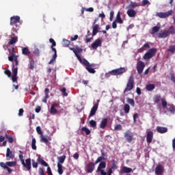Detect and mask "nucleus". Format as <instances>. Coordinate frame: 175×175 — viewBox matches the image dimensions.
Listing matches in <instances>:
<instances>
[{
	"label": "nucleus",
	"mask_w": 175,
	"mask_h": 175,
	"mask_svg": "<svg viewBox=\"0 0 175 175\" xmlns=\"http://www.w3.org/2000/svg\"><path fill=\"white\" fill-rule=\"evenodd\" d=\"M137 118H139V113H135L133 115V122H134V124H136V122H137L136 120H137Z\"/></svg>",
	"instance_id": "60"
},
{
	"label": "nucleus",
	"mask_w": 175,
	"mask_h": 175,
	"mask_svg": "<svg viewBox=\"0 0 175 175\" xmlns=\"http://www.w3.org/2000/svg\"><path fill=\"white\" fill-rule=\"evenodd\" d=\"M122 171L123 173H131V172H132V168L128 167H123Z\"/></svg>",
	"instance_id": "41"
},
{
	"label": "nucleus",
	"mask_w": 175,
	"mask_h": 175,
	"mask_svg": "<svg viewBox=\"0 0 175 175\" xmlns=\"http://www.w3.org/2000/svg\"><path fill=\"white\" fill-rule=\"evenodd\" d=\"M114 18V11H111L109 21H113V18Z\"/></svg>",
	"instance_id": "63"
},
{
	"label": "nucleus",
	"mask_w": 175,
	"mask_h": 175,
	"mask_svg": "<svg viewBox=\"0 0 175 175\" xmlns=\"http://www.w3.org/2000/svg\"><path fill=\"white\" fill-rule=\"evenodd\" d=\"M32 162V166L33 167H34L35 169L38 168V163H36V161H35V160H31Z\"/></svg>",
	"instance_id": "62"
},
{
	"label": "nucleus",
	"mask_w": 175,
	"mask_h": 175,
	"mask_svg": "<svg viewBox=\"0 0 175 175\" xmlns=\"http://www.w3.org/2000/svg\"><path fill=\"white\" fill-rule=\"evenodd\" d=\"M125 68L122 67L111 70L112 76H120V75H122L123 73H125Z\"/></svg>",
	"instance_id": "12"
},
{
	"label": "nucleus",
	"mask_w": 175,
	"mask_h": 175,
	"mask_svg": "<svg viewBox=\"0 0 175 175\" xmlns=\"http://www.w3.org/2000/svg\"><path fill=\"white\" fill-rule=\"evenodd\" d=\"M5 157H6V161H10V159H14V157H15L14 153H13V152L10 150V148H7Z\"/></svg>",
	"instance_id": "14"
},
{
	"label": "nucleus",
	"mask_w": 175,
	"mask_h": 175,
	"mask_svg": "<svg viewBox=\"0 0 175 175\" xmlns=\"http://www.w3.org/2000/svg\"><path fill=\"white\" fill-rule=\"evenodd\" d=\"M45 96L42 98V102L44 103H47V99L50 97L49 94H50V90L49 88H45L44 90Z\"/></svg>",
	"instance_id": "19"
},
{
	"label": "nucleus",
	"mask_w": 175,
	"mask_h": 175,
	"mask_svg": "<svg viewBox=\"0 0 175 175\" xmlns=\"http://www.w3.org/2000/svg\"><path fill=\"white\" fill-rule=\"evenodd\" d=\"M170 111H171V113H175V106L174 105H172L170 107Z\"/></svg>",
	"instance_id": "61"
},
{
	"label": "nucleus",
	"mask_w": 175,
	"mask_h": 175,
	"mask_svg": "<svg viewBox=\"0 0 175 175\" xmlns=\"http://www.w3.org/2000/svg\"><path fill=\"white\" fill-rule=\"evenodd\" d=\"M163 173V166L159 165L156 167L155 174L157 175H161Z\"/></svg>",
	"instance_id": "21"
},
{
	"label": "nucleus",
	"mask_w": 175,
	"mask_h": 175,
	"mask_svg": "<svg viewBox=\"0 0 175 175\" xmlns=\"http://www.w3.org/2000/svg\"><path fill=\"white\" fill-rule=\"evenodd\" d=\"M146 5H150L148 0H143L142 6H146Z\"/></svg>",
	"instance_id": "59"
},
{
	"label": "nucleus",
	"mask_w": 175,
	"mask_h": 175,
	"mask_svg": "<svg viewBox=\"0 0 175 175\" xmlns=\"http://www.w3.org/2000/svg\"><path fill=\"white\" fill-rule=\"evenodd\" d=\"M131 110V106H129V105L128 104H125L124 105V111L126 114H128V113H129Z\"/></svg>",
	"instance_id": "38"
},
{
	"label": "nucleus",
	"mask_w": 175,
	"mask_h": 175,
	"mask_svg": "<svg viewBox=\"0 0 175 175\" xmlns=\"http://www.w3.org/2000/svg\"><path fill=\"white\" fill-rule=\"evenodd\" d=\"M61 92H62L64 96H68V94L66 92V88H63L62 90H60Z\"/></svg>",
	"instance_id": "57"
},
{
	"label": "nucleus",
	"mask_w": 175,
	"mask_h": 175,
	"mask_svg": "<svg viewBox=\"0 0 175 175\" xmlns=\"http://www.w3.org/2000/svg\"><path fill=\"white\" fill-rule=\"evenodd\" d=\"M20 161L23 165V167H25L26 170H28V172H31V169H32V166L31 165V158L27 159L25 161H24V159Z\"/></svg>",
	"instance_id": "9"
},
{
	"label": "nucleus",
	"mask_w": 175,
	"mask_h": 175,
	"mask_svg": "<svg viewBox=\"0 0 175 175\" xmlns=\"http://www.w3.org/2000/svg\"><path fill=\"white\" fill-rule=\"evenodd\" d=\"M31 148L32 150H36V139L35 138H32Z\"/></svg>",
	"instance_id": "42"
},
{
	"label": "nucleus",
	"mask_w": 175,
	"mask_h": 175,
	"mask_svg": "<svg viewBox=\"0 0 175 175\" xmlns=\"http://www.w3.org/2000/svg\"><path fill=\"white\" fill-rule=\"evenodd\" d=\"M64 167L62 164L57 163V172L59 175H62L64 174V170L62 169Z\"/></svg>",
	"instance_id": "35"
},
{
	"label": "nucleus",
	"mask_w": 175,
	"mask_h": 175,
	"mask_svg": "<svg viewBox=\"0 0 175 175\" xmlns=\"http://www.w3.org/2000/svg\"><path fill=\"white\" fill-rule=\"evenodd\" d=\"M159 29H161V27L154 26L152 28L151 31H150V33L151 35H154V33H157V32H159Z\"/></svg>",
	"instance_id": "30"
},
{
	"label": "nucleus",
	"mask_w": 175,
	"mask_h": 175,
	"mask_svg": "<svg viewBox=\"0 0 175 175\" xmlns=\"http://www.w3.org/2000/svg\"><path fill=\"white\" fill-rule=\"evenodd\" d=\"M118 24H124V21L121 18V12L119 11L116 15V19L115 20Z\"/></svg>",
	"instance_id": "24"
},
{
	"label": "nucleus",
	"mask_w": 175,
	"mask_h": 175,
	"mask_svg": "<svg viewBox=\"0 0 175 175\" xmlns=\"http://www.w3.org/2000/svg\"><path fill=\"white\" fill-rule=\"evenodd\" d=\"M90 125L92 128H96V121L94 120H91L90 121Z\"/></svg>",
	"instance_id": "47"
},
{
	"label": "nucleus",
	"mask_w": 175,
	"mask_h": 175,
	"mask_svg": "<svg viewBox=\"0 0 175 175\" xmlns=\"http://www.w3.org/2000/svg\"><path fill=\"white\" fill-rule=\"evenodd\" d=\"M138 5L136 2H131L130 5H129V8L130 9H135V8H137Z\"/></svg>",
	"instance_id": "44"
},
{
	"label": "nucleus",
	"mask_w": 175,
	"mask_h": 175,
	"mask_svg": "<svg viewBox=\"0 0 175 175\" xmlns=\"http://www.w3.org/2000/svg\"><path fill=\"white\" fill-rule=\"evenodd\" d=\"M4 74L6 75L8 77H12V72L8 68H5Z\"/></svg>",
	"instance_id": "46"
},
{
	"label": "nucleus",
	"mask_w": 175,
	"mask_h": 175,
	"mask_svg": "<svg viewBox=\"0 0 175 175\" xmlns=\"http://www.w3.org/2000/svg\"><path fill=\"white\" fill-rule=\"evenodd\" d=\"M126 102L127 103H129L131 106H132L133 107H135V100H133V98H127Z\"/></svg>",
	"instance_id": "40"
},
{
	"label": "nucleus",
	"mask_w": 175,
	"mask_h": 175,
	"mask_svg": "<svg viewBox=\"0 0 175 175\" xmlns=\"http://www.w3.org/2000/svg\"><path fill=\"white\" fill-rule=\"evenodd\" d=\"M83 49L79 46H76V54H81Z\"/></svg>",
	"instance_id": "55"
},
{
	"label": "nucleus",
	"mask_w": 175,
	"mask_h": 175,
	"mask_svg": "<svg viewBox=\"0 0 175 175\" xmlns=\"http://www.w3.org/2000/svg\"><path fill=\"white\" fill-rule=\"evenodd\" d=\"M40 137L41 143H45V144H49V140L50 139V137L41 135Z\"/></svg>",
	"instance_id": "20"
},
{
	"label": "nucleus",
	"mask_w": 175,
	"mask_h": 175,
	"mask_svg": "<svg viewBox=\"0 0 175 175\" xmlns=\"http://www.w3.org/2000/svg\"><path fill=\"white\" fill-rule=\"evenodd\" d=\"M5 138L8 139V140L10 143H13V142H14V139H13V137L12 135L5 134Z\"/></svg>",
	"instance_id": "45"
},
{
	"label": "nucleus",
	"mask_w": 175,
	"mask_h": 175,
	"mask_svg": "<svg viewBox=\"0 0 175 175\" xmlns=\"http://www.w3.org/2000/svg\"><path fill=\"white\" fill-rule=\"evenodd\" d=\"M122 126L121 124H116L114 126V131H122Z\"/></svg>",
	"instance_id": "53"
},
{
	"label": "nucleus",
	"mask_w": 175,
	"mask_h": 175,
	"mask_svg": "<svg viewBox=\"0 0 175 175\" xmlns=\"http://www.w3.org/2000/svg\"><path fill=\"white\" fill-rule=\"evenodd\" d=\"M46 173L48 175H53V172H51V168L49 165L47 166Z\"/></svg>",
	"instance_id": "58"
},
{
	"label": "nucleus",
	"mask_w": 175,
	"mask_h": 175,
	"mask_svg": "<svg viewBox=\"0 0 175 175\" xmlns=\"http://www.w3.org/2000/svg\"><path fill=\"white\" fill-rule=\"evenodd\" d=\"M65 159H66V155L59 157L57 158V161H58L57 163H59V165H62V163L65 162Z\"/></svg>",
	"instance_id": "32"
},
{
	"label": "nucleus",
	"mask_w": 175,
	"mask_h": 175,
	"mask_svg": "<svg viewBox=\"0 0 175 175\" xmlns=\"http://www.w3.org/2000/svg\"><path fill=\"white\" fill-rule=\"evenodd\" d=\"M144 68H146V64L144 62H143L142 60H138L137 62L136 69L139 75H142L143 73Z\"/></svg>",
	"instance_id": "8"
},
{
	"label": "nucleus",
	"mask_w": 175,
	"mask_h": 175,
	"mask_svg": "<svg viewBox=\"0 0 175 175\" xmlns=\"http://www.w3.org/2000/svg\"><path fill=\"white\" fill-rule=\"evenodd\" d=\"M0 166L4 170H7L8 174H10L13 172L10 167H16V166H17V161H7L5 163L0 162Z\"/></svg>",
	"instance_id": "2"
},
{
	"label": "nucleus",
	"mask_w": 175,
	"mask_h": 175,
	"mask_svg": "<svg viewBox=\"0 0 175 175\" xmlns=\"http://www.w3.org/2000/svg\"><path fill=\"white\" fill-rule=\"evenodd\" d=\"M38 163H40L42 166L47 167L49 163H47L42 157H38L37 159Z\"/></svg>",
	"instance_id": "27"
},
{
	"label": "nucleus",
	"mask_w": 175,
	"mask_h": 175,
	"mask_svg": "<svg viewBox=\"0 0 175 175\" xmlns=\"http://www.w3.org/2000/svg\"><path fill=\"white\" fill-rule=\"evenodd\" d=\"M167 51H170L172 54H174V53H175V46L174 45H170L169 49H167Z\"/></svg>",
	"instance_id": "48"
},
{
	"label": "nucleus",
	"mask_w": 175,
	"mask_h": 175,
	"mask_svg": "<svg viewBox=\"0 0 175 175\" xmlns=\"http://www.w3.org/2000/svg\"><path fill=\"white\" fill-rule=\"evenodd\" d=\"M14 61L15 63L13 64L12 71V83H17V80L18 79V77H17V73L18 68L17 66H18V60L17 59V57H14Z\"/></svg>",
	"instance_id": "4"
},
{
	"label": "nucleus",
	"mask_w": 175,
	"mask_h": 175,
	"mask_svg": "<svg viewBox=\"0 0 175 175\" xmlns=\"http://www.w3.org/2000/svg\"><path fill=\"white\" fill-rule=\"evenodd\" d=\"M92 49H93V50H96V49H98V47H100L102 46V40H100V39L98 38L96 39L94 42H93L92 44Z\"/></svg>",
	"instance_id": "15"
},
{
	"label": "nucleus",
	"mask_w": 175,
	"mask_h": 175,
	"mask_svg": "<svg viewBox=\"0 0 175 175\" xmlns=\"http://www.w3.org/2000/svg\"><path fill=\"white\" fill-rule=\"evenodd\" d=\"M159 39H165L169 36V30H161V32L157 34Z\"/></svg>",
	"instance_id": "13"
},
{
	"label": "nucleus",
	"mask_w": 175,
	"mask_h": 175,
	"mask_svg": "<svg viewBox=\"0 0 175 175\" xmlns=\"http://www.w3.org/2000/svg\"><path fill=\"white\" fill-rule=\"evenodd\" d=\"M29 69L33 70L35 69V60L31 56H29Z\"/></svg>",
	"instance_id": "18"
},
{
	"label": "nucleus",
	"mask_w": 175,
	"mask_h": 175,
	"mask_svg": "<svg viewBox=\"0 0 175 175\" xmlns=\"http://www.w3.org/2000/svg\"><path fill=\"white\" fill-rule=\"evenodd\" d=\"M146 89L147 91H152L153 90H155V85L154 84H148L146 87Z\"/></svg>",
	"instance_id": "36"
},
{
	"label": "nucleus",
	"mask_w": 175,
	"mask_h": 175,
	"mask_svg": "<svg viewBox=\"0 0 175 175\" xmlns=\"http://www.w3.org/2000/svg\"><path fill=\"white\" fill-rule=\"evenodd\" d=\"M155 54H157V49L152 48L149 49L148 51L144 54L143 58L144 59H146V60L151 59V58H152V57H154Z\"/></svg>",
	"instance_id": "6"
},
{
	"label": "nucleus",
	"mask_w": 175,
	"mask_h": 175,
	"mask_svg": "<svg viewBox=\"0 0 175 175\" xmlns=\"http://www.w3.org/2000/svg\"><path fill=\"white\" fill-rule=\"evenodd\" d=\"M50 113L53 115H55L57 114V113H58V111H57V109L54 108V107H51L50 109Z\"/></svg>",
	"instance_id": "51"
},
{
	"label": "nucleus",
	"mask_w": 175,
	"mask_h": 175,
	"mask_svg": "<svg viewBox=\"0 0 175 175\" xmlns=\"http://www.w3.org/2000/svg\"><path fill=\"white\" fill-rule=\"evenodd\" d=\"M107 126V118H103L100 124V128L105 129Z\"/></svg>",
	"instance_id": "25"
},
{
	"label": "nucleus",
	"mask_w": 175,
	"mask_h": 175,
	"mask_svg": "<svg viewBox=\"0 0 175 175\" xmlns=\"http://www.w3.org/2000/svg\"><path fill=\"white\" fill-rule=\"evenodd\" d=\"M62 44H63V47H68L69 44H70V41L66 39H64Z\"/></svg>",
	"instance_id": "43"
},
{
	"label": "nucleus",
	"mask_w": 175,
	"mask_h": 175,
	"mask_svg": "<svg viewBox=\"0 0 175 175\" xmlns=\"http://www.w3.org/2000/svg\"><path fill=\"white\" fill-rule=\"evenodd\" d=\"M81 131H83V132H85V133H86V135H90V133H91V131L90 130H89V129L88 128H87V127H82L81 128Z\"/></svg>",
	"instance_id": "49"
},
{
	"label": "nucleus",
	"mask_w": 175,
	"mask_h": 175,
	"mask_svg": "<svg viewBox=\"0 0 175 175\" xmlns=\"http://www.w3.org/2000/svg\"><path fill=\"white\" fill-rule=\"evenodd\" d=\"M99 32V25H94L93 26L92 36H95Z\"/></svg>",
	"instance_id": "28"
},
{
	"label": "nucleus",
	"mask_w": 175,
	"mask_h": 175,
	"mask_svg": "<svg viewBox=\"0 0 175 175\" xmlns=\"http://www.w3.org/2000/svg\"><path fill=\"white\" fill-rule=\"evenodd\" d=\"M161 103H162V106L163 108H165V107H166V106H167V102L166 101L165 98L161 99Z\"/></svg>",
	"instance_id": "54"
},
{
	"label": "nucleus",
	"mask_w": 175,
	"mask_h": 175,
	"mask_svg": "<svg viewBox=\"0 0 175 175\" xmlns=\"http://www.w3.org/2000/svg\"><path fill=\"white\" fill-rule=\"evenodd\" d=\"M83 65H85V66H89L90 68H95L96 66L95 64H90L88 60L85 59H83Z\"/></svg>",
	"instance_id": "23"
},
{
	"label": "nucleus",
	"mask_w": 175,
	"mask_h": 175,
	"mask_svg": "<svg viewBox=\"0 0 175 175\" xmlns=\"http://www.w3.org/2000/svg\"><path fill=\"white\" fill-rule=\"evenodd\" d=\"M150 44L148 42L144 44L142 48L139 49V53H143V51H146L147 49H150Z\"/></svg>",
	"instance_id": "29"
},
{
	"label": "nucleus",
	"mask_w": 175,
	"mask_h": 175,
	"mask_svg": "<svg viewBox=\"0 0 175 175\" xmlns=\"http://www.w3.org/2000/svg\"><path fill=\"white\" fill-rule=\"evenodd\" d=\"M49 42L52 44V47H55V46H57V43L55 42V40H54V39L50 38Z\"/></svg>",
	"instance_id": "56"
},
{
	"label": "nucleus",
	"mask_w": 175,
	"mask_h": 175,
	"mask_svg": "<svg viewBox=\"0 0 175 175\" xmlns=\"http://www.w3.org/2000/svg\"><path fill=\"white\" fill-rule=\"evenodd\" d=\"M106 169V163L105 161H101L97 167V172L100 173V175H106V172L103 170Z\"/></svg>",
	"instance_id": "10"
},
{
	"label": "nucleus",
	"mask_w": 175,
	"mask_h": 175,
	"mask_svg": "<svg viewBox=\"0 0 175 175\" xmlns=\"http://www.w3.org/2000/svg\"><path fill=\"white\" fill-rule=\"evenodd\" d=\"M157 131L159 133H166V132H167V128L157 126Z\"/></svg>",
	"instance_id": "26"
},
{
	"label": "nucleus",
	"mask_w": 175,
	"mask_h": 175,
	"mask_svg": "<svg viewBox=\"0 0 175 175\" xmlns=\"http://www.w3.org/2000/svg\"><path fill=\"white\" fill-rule=\"evenodd\" d=\"M85 69L89 72V73H92V75L96 72L95 71V69L92 68V67H90L89 66H85Z\"/></svg>",
	"instance_id": "37"
},
{
	"label": "nucleus",
	"mask_w": 175,
	"mask_h": 175,
	"mask_svg": "<svg viewBox=\"0 0 175 175\" xmlns=\"http://www.w3.org/2000/svg\"><path fill=\"white\" fill-rule=\"evenodd\" d=\"M175 35V27L174 26H171L169 28L168 30V35Z\"/></svg>",
	"instance_id": "39"
},
{
	"label": "nucleus",
	"mask_w": 175,
	"mask_h": 175,
	"mask_svg": "<svg viewBox=\"0 0 175 175\" xmlns=\"http://www.w3.org/2000/svg\"><path fill=\"white\" fill-rule=\"evenodd\" d=\"M106 159L104 156H100L98 157V159L95 161L94 163L90 162L86 166H85V172L88 173H92L94 170H95V165H97V163H99V162H102V161H105Z\"/></svg>",
	"instance_id": "3"
},
{
	"label": "nucleus",
	"mask_w": 175,
	"mask_h": 175,
	"mask_svg": "<svg viewBox=\"0 0 175 175\" xmlns=\"http://www.w3.org/2000/svg\"><path fill=\"white\" fill-rule=\"evenodd\" d=\"M14 57H17V56H16V54L13 51L11 55L8 57V60L10 61L11 62H13V60L14 59Z\"/></svg>",
	"instance_id": "50"
},
{
	"label": "nucleus",
	"mask_w": 175,
	"mask_h": 175,
	"mask_svg": "<svg viewBox=\"0 0 175 175\" xmlns=\"http://www.w3.org/2000/svg\"><path fill=\"white\" fill-rule=\"evenodd\" d=\"M153 100H154V103H159V102H161V100H162L161 94L155 95L153 98Z\"/></svg>",
	"instance_id": "34"
},
{
	"label": "nucleus",
	"mask_w": 175,
	"mask_h": 175,
	"mask_svg": "<svg viewBox=\"0 0 175 175\" xmlns=\"http://www.w3.org/2000/svg\"><path fill=\"white\" fill-rule=\"evenodd\" d=\"M22 54H23V55H29L31 54V51H29L28 47H23L22 49Z\"/></svg>",
	"instance_id": "33"
},
{
	"label": "nucleus",
	"mask_w": 175,
	"mask_h": 175,
	"mask_svg": "<svg viewBox=\"0 0 175 175\" xmlns=\"http://www.w3.org/2000/svg\"><path fill=\"white\" fill-rule=\"evenodd\" d=\"M21 18L19 16H14L10 17V25L12 27L13 32H17L21 28V23H20Z\"/></svg>",
	"instance_id": "1"
},
{
	"label": "nucleus",
	"mask_w": 175,
	"mask_h": 175,
	"mask_svg": "<svg viewBox=\"0 0 175 175\" xmlns=\"http://www.w3.org/2000/svg\"><path fill=\"white\" fill-rule=\"evenodd\" d=\"M172 14H173V10H168L166 12H157L156 13V16L159 18H167Z\"/></svg>",
	"instance_id": "7"
},
{
	"label": "nucleus",
	"mask_w": 175,
	"mask_h": 175,
	"mask_svg": "<svg viewBox=\"0 0 175 175\" xmlns=\"http://www.w3.org/2000/svg\"><path fill=\"white\" fill-rule=\"evenodd\" d=\"M36 132L38 135H40V136H42V135H43V132L42 131V129L40 128V126H38L36 127Z\"/></svg>",
	"instance_id": "52"
},
{
	"label": "nucleus",
	"mask_w": 175,
	"mask_h": 175,
	"mask_svg": "<svg viewBox=\"0 0 175 175\" xmlns=\"http://www.w3.org/2000/svg\"><path fill=\"white\" fill-rule=\"evenodd\" d=\"M39 174L40 175H46V173L44 172V170L42 168L39 169Z\"/></svg>",
	"instance_id": "64"
},
{
	"label": "nucleus",
	"mask_w": 175,
	"mask_h": 175,
	"mask_svg": "<svg viewBox=\"0 0 175 175\" xmlns=\"http://www.w3.org/2000/svg\"><path fill=\"white\" fill-rule=\"evenodd\" d=\"M154 138V133L151 131H148L146 135V142L148 144L152 143V139Z\"/></svg>",
	"instance_id": "16"
},
{
	"label": "nucleus",
	"mask_w": 175,
	"mask_h": 175,
	"mask_svg": "<svg viewBox=\"0 0 175 175\" xmlns=\"http://www.w3.org/2000/svg\"><path fill=\"white\" fill-rule=\"evenodd\" d=\"M134 87H135V78L133 77V75H131L130 76L128 80L126 88L124 90V94H126V92H129V91H132Z\"/></svg>",
	"instance_id": "5"
},
{
	"label": "nucleus",
	"mask_w": 175,
	"mask_h": 175,
	"mask_svg": "<svg viewBox=\"0 0 175 175\" xmlns=\"http://www.w3.org/2000/svg\"><path fill=\"white\" fill-rule=\"evenodd\" d=\"M17 42H18V37H17V36L13 37L12 36H11V40H10L8 44H14L17 43Z\"/></svg>",
	"instance_id": "31"
},
{
	"label": "nucleus",
	"mask_w": 175,
	"mask_h": 175,
	"mask_svg": "<svg viewBox=\"0 0 175 175\" xmlns=\"http://www.w3.org/2000/svg\"><path fill=\"white\" fill-rule=\"evenodd\" d=\"M99 106V105L98 103H96L94 105V106L92 107L89 117H94V116H95V114L96 113V111L98 110V107Z\"/></svg>",
	"instance_id": "17"
},
{
	"label": "nucleus",
	"mask_w": 175,
	"mask_h": 175,
	"mask_svg": "<svg viewBox=\"0 0 175 175\" xmlns=\"http://www.w3.org/2000/svg\"><path fill=\"white\" fill-rule=\"evenodd\" d=\"M126 13L129 17H136V14H137L136 11L133 8L129 9Z\"/></svg>",
	"instance_id": "22"
},
{
	"label": "nucleus",
	"mask_w": 175,
	"mask_h": 175,
	"mask_svg": "<svg viewBox=\"0 0 175 175\" xmlns=\"http://www.w3.org/2000/svg\"><path fill=\"white\" fill-rule=\"evenodd\" d=\"M124 139L128 143H132V142H133V133L130 131V130H127L124 133Z\"/></svg>",
	"instance_id": "11"
}]
</instances>
